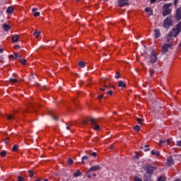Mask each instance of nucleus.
<instances>
[{"label":"nucleus","instance_id":"f257e3e1","mask_svg":"<svg viewBox=\"0 0 181 181\" xmlns=\"http://www.w3.org/2000/svg\"><path fill=\"white\" fill-rule=\"evenodd\" d=\"M181 32V22H180L176 28H173L167 35V42H173L175 37H177Z\"/></svg>","mask_w":181,"mask_h":181},{"label":"nucleus","instance_id":"f03ea898","mask_svg":"<svg viewBox=\"0 0 181 181\" xmlns=\"http://www.w3.org/2000/svg\"><path fill=\"white\" fill-rule=\"evenodd\" d=\"M163 28L165 29H169L170 26H173V21H172V17H167L163 22Z\"/></svg>","mask_w":181,"mask_h":181},{"label":"nucleus","instance_id":"7ed1b4c3","mask_svg":"<svg viewBox=\"0 0 181 181\" xmlns=\"http://www.w3.org/2000/svg\"><path fill=\"white\" fill-rule=\"evenodd\" d=\"M172 6V3L170 4H165L163 6V16H168V15H170V12H172V10L169 8Z\"/></svg>","mask_w":181,"mask_h":181},{"label":"nucleus","instance_id":"20e7f679","mask_svg":"<svg viewBox=\"0 0 181 181\" xmlns=\"http://www.w3.org/2000/svg\"><path fill=\"white\" fill-rule=\"evenodd\" d=\"M90 122L92 124L93 129H94V131H99L100 127L98 124V122H97V119L92 118L90 119Z\"/></svg>","mask_w":181,"mask_h":181},{"label":"nucleus","instance_id":"39448f33","mask_svg":"<svg viewBox=\"0 0 181 181\" xmlns=\"http://www.w3.org/2000/svg\"><path fill=\"white\" fill-rule=\"evenodd\" d=\"M97 170H100V165H94L92 168H90L86 173L88 177H89V179H91V174L90 173V172H94Z\"/></svg>","mask_w":181,"mask_h":181},{"label":"nucleus","instance_id":"423d86ee","mask_svg":"<svg viewBox=\"0 0 181 181\" xmlns=\"http://www.w3.org/2000/svg\"><path fill=\"white\" fill-rule=\"evenodd\" d=\"M168 42L169 43L164 44L162 46V52H163V53H168V49L169 47H172V46H173V42Z\"/></svg>","mask_w":181,"mask_h":181},{"label":"nucleus","instance_id":"0eeeda50","mask_svg":"<svg viewBox=\"0 0 181 181\" xmlns=\"http://www.w3.org/2000/svg\"><path fill=\"white\" fill-rule=\"evenodd\" d=\"M100 86H102V87L100 88V91H105V88H108V86H107V83H105V78H102L100 79Z\"/></svg>","mask_w":181,"mask_h":181},{"label":"nucleus","instance_id":"6e6552de","mask_svg":"<svg viewBox=\"0 0 181 181\" xmlns=\"http://www.w3.org/2000/svg\"><path fill=\"white\" fill-rule=\"evenodd\" d=\"M146 173L148 175H152V173H153V172H155V170H156V167L152 166V165H148L146 168Z\"/></svg>","mask_w":181,"mask_h":181},{"label":"nucleus","instance_id":"1a4fd4ad","mask_svg":"<svg viewBox=\"0 0 181 181\" xmlns=\"http://www.w3.org/2000/svg\"><path fill=\"white\" fill-rule=\"evenodd\" d=\"M149 62L150 63H156V62H158V57H156V54L155 53V52H151Z\"/></svg>","mask_w":181,"mask_h":181},{"label":"nucleus","instance_id":"9d476101","mask_svg":"<svg viewBox=\"0 0 181 181\" xmlns=\"http://www.w3.org/2000/svg\"><path fill=\"white\" fill-rule=\"evenodd\" d=\"M117 2H118L119 6H120L121 8L122 6L129 5V0H118Z\"/></svg>","mask_w":181,"mask_h":181},{"label":"nucleus","instance_id":"9b49d317","mask_svg":"<svg viewBox=\"0 0 181 181\" xmlns=\"http://www.w3.org/2000/svg\"><path fill=\"white\" fill-rule=\"evenodd\" d=\"M20 40H21V36H19V35H12L11 41L13 42V43H16L19 42Z\"/></svg>","mask_w":181,"mask_h":181},{"label":"nucleus","instance_id":"f8f14e48","mask_svg":"<svg viewBox=\"0 0 181 181\" xmlns=\"http://www.w3.org/2000/svg\"><path fill=\"white\" fill-rule=\"evenodd\" d=\"M175 18H176V19H177V21H180V19H181V8L177 9Z\"/></svg>","mask_w":181,"mask_h":181},{"label":"nucleus","instance_id":"ddd939ff","mask_svg":"<svg viewBox=\"0 0 181 181\" xmlns=\"http://www.w3.org/2000/svg\"><path fill=\"white\" fill-rule=\"evenodd\" d=\"M154 37L155 39H159L160 37V30L158 29L154 30Z\"/></svg>","mask_w":181,"mask_h":181},{"label":"nucleus","instance_id":"4468645a","mask_svg":"<svg viewBox=\"0 0 181 181\" xmlns=\"http://www.w3.org/2000/svg\"><path fill=\"white\" fill-rule=\"evenodd\" d=\"M165 143H166L167 145H170V144H172V141H170V139H167L165 141L160 140L159 142V146H162V144H165Z\"/></svg>","mask_w":181,"mask_h":181},{"label":"nucleus","instance_id":"2eb2a0df","mask_svg":"<svg viewBox=\"0 0 181 181\" xmlns=\"http://www.w3.org/2000/svg\"><path fill=\"white\" fill-rule=\"evenodd\" d=\"M13 11H14L13 7V6H9L6 9V13H8V14L13 13Z\"/></svg>","mask_w":181,"mask_h":181},{"label":"nucleus","instance_id":"dca6fc26","mask_svg":"<svg viewBox=\"0 0 181 181\" xmlns=\"http://www.w3.org/2000/svg\"><path fill=\"white\" fill-rule=\"evenodd\" d=\"M118 86L119 87H123V88H125L127 87V84H125V83H124V81H118Z\"/></svg>","mask_w":181,"mask_h":181},{"label":"nucleus","instance_id":"f3484780","mask_svg":"<svg viewBox=\"0 0 181 181\" xmlns=\"http://www.w3.org/2000/svg\"><path fill=\"white\" fill-rule=\"evenodd\" d=\"M33 36L36 37V39H39V36H40V32L37 31V30H35Z\"/></svg>","mask_w":181,"mask_h":181},{"label":"nucleus","instance_id":"a211bd4d","mask_svg":"<svg viewBox=\"0 0 181 181\" xmlns=\"http://www.w3.org/2000/svg\"><path fill=\"white\" fill-rule=\"evenodd\" d=\"M9 59H13V60H16V59H18V53H15L14 54L9 55Z\"/></svg>","mask_w":181,"mask_h":181},{"label":"nucleus","instance_id":"6ab92c4d","mask_svg":"<svg viewBox=\"0 0 181 181\" xmlns=\"http://www.w3.org/2000/svg\"><path fill=\"white\" fill-rule=\"evenodd\" d=\"M81 175V172H80V170H77L74 174V177H78V176Z\"/></svg>","mask_w":181,"mask_h":181},{"label":"nucleus","instance_id":"aec40b11","mask_svg":"<svg viewBox=\"0 0 181 181\" xmlns=\"http://www.w3.org/2000/svg\"><path fill=\"white\" fill-rule=\"evenodd\" d=\"M20 63H21V64L23 66H26V64H28V61L25 59H23L20 60Z\"/></svg>","mask_w":181,"mask_h":181},{"label":"nucleus","instance_id":"412c9836","mask_svg":"<svg viewBox=\"0 0 181 181\" xmlns=\"http://www.w3.org/2000/svg\"><path fill=\"white\" fill-rule=\"evenodd\" d=\"M6 151L4 150L1 151L0 156H1V158H5V156H6Z\"/></svg>","mask_w":181,"mask_h":181},{"label":"nucleus","instance_id":"4be33fe9","mask_svg":"<svg viewBox=\"0 0 181 181\" xmlns=\"http://www.w3.org/2000/svg\"><path fill=\"white\" fill-rule=\"evenodd\" d=\"M167 163L169 166L173 165V158H168L167 160Z\"/></svg>","mask_w":181,"mask_h":181},{"label":"nucleus","instance_id":"5701e85b","mask_svg":"<svg viewBox=\"0 0 181 181\" xmlns=\"http://www.w3.org/2000/svg\"><path fill=\"white\" fill-rule=\"evenodd\" d=\"M3 28L5 29V30L8 31V30H11V26H9V25L7 24H4L3 25Z\"/></svg>","mask_w":181,"mask_h":181},{"label":"nucleus","instance_id":"b1692460","mask_svg":"<svg viewBox=\"0 0 181 181\" xmlns=\"http://www.w3.org/2000/svg\"><path fill=\"white\" fill-rule=\"evenodd\" d=\"M151 155H155L156 156H159V151H156V150H152Z\"/></svg>","mask_w":181,"mask_h":181},{"label":"nucleus","instance_id":"393cba45","mask_svg":"<svg viewBox=\"0 0 181 181\" xmlns=\"http://www.w3.org/2000/svg\"><path fill=\"white\" fill-rule=\"evenodd\" d=\"M84 160H88V156H83L82 157V163H83V165H84L86 163V162Z\"/></svg>","mask_w":181,"mask_h":181},{"label":"nucleus","instance_id":"a878e982","mask_svg":"<svg viewBox=\"0 0 181 181\" xmlns=\"http://www.w3.org/2000/svg\"><path fill=\"white\" fill-rule=\"evenodd\" d=\"M136 121L140 125H142L144 124V120L141 118H137Z\"/></svg>","mask_w":181,"mask_h":181},{"label":"nucleus","instance_id":"bb28decb","mask_svg":"<svg viewBox=\"0 0 181 181\" xmlns=\"http://www.w3.org/2000/svg\"><path fill=\"white\" fill-rule=\"evenodd\" d=\"M145 11L148 13L149 15H152V11H151V8H146Z\"/></svg>","mask_w":181,"mask_h":181},{"label":"nucleus","instance_id":"cd10ccee","mask_svg":"<svg viewBox=\"0 0 181 181\" xmlns=\"http://www.w3.org/2000/svg\"><path fill=\"white\" fill-rule=\"evenodd\" d=\"M10 82L12 83V84H15L18 83V80H16V78H10Z\"/></svg>","mask_w":181,"mask_h":181},{"label":"nucleus","instance_id":"c85d7f7f","mask_svg":"<svg viewBox=\"0 0 181 181\" xmlns=\"http://www.w3.org/2000/svg\"><path fill=\"white\" fill-rule=\"evenodd\" d=\"M78 66H79V67H85L86 66V63H84L83 62H78Z\"/></svg>","mask_w":181,"mask_h":181},{"label":"nucleus","instance_id":"c756f323","mask_svg":"<svg viewBox=\"0 0 181 181\" xmlns=\"http://www.w3.org/2000/svg\"><path fill=\"white\" fill-rule=\"evenodd\" d=\"M33 16H35V18H37V16H40V12H34Z\"/></svg>","mask_w":181,"mask_h":181},{"label":"nucleus","instance_id":"7c9ffc66","mask_svg":"<svg viewBox=\"0 0 181 181\" xmlns=\"http://www.w3.org/2000/svg\"><path fill=\"white\" fill-rule=\"evenodd\" d=\"M13 152H16L18 151V145H14L12 148Z\"/></svg>","mask_w":181,"mask_h":181},{"label":"nucleus","instance_id":"2f4dec72","mask_svg":"<svg viewBox=\"0 0 181 181\" xmlns=\"http://www.w3.org/2000/svg\"><path fill=\"white\" fill-rule=\"evenodd\" d=\"M6 118L8 121H11V119H13V116L7 115Z\"/></svg>","mask_w":181,"mask_h":181},{"label":"nucleus","instance_id":"473e14b6","mask_svg":"<svg viewBox=\"0 0 181 181\" xmlns=\"http://www.w3.org/2000/svg\"><path fill=\"white\" fill-rule=\"evenodd\" d=\"M134 129H135V131H137V132H138L141 131V127H139V126H138V125H136L134 127Z\"/></svg>","mask_w":181,"mask_h":181},{"label":"nucleus","instance_id":"72a5a7b5","mask_svg":"<svg viewBox=\"0 0 181 181\" xmlns=\"http://www.w3.org/2000/svg\"><path fill=\"white\" fill-rule=\"evenodd\" d=\"M28 173L30 175V177H33V175H35V173H33V171L32 170H29Z\"/></svg>","mask_w":181,"mask_h":181},{"label":"nucleus","instance_id":"f704fd0d","mask_svg":"<svg viewBox=\"0 0 181 181\" xmlns=\"http://www.w3.org/2000/svg\"><path fill=\"white\" fill-rule=\"evenodd\" d=\"M68 165H73V159L71 158L68 159Z\"/></svg>","mask_w":181,"mask_h":181},{"label":"nucleus","instance_id":"c9c22d12","mask_svg":"<svg viewBox=\"0 0 181 181\" xmlns=\"http://www.w3.org/2000/svg\"><path fill=\"white\" fill-rule=\"evenodd\" d=\"M165 178L164 177H159L158 178V181H165Z\"/></svg>","mask_w":181,"mask_h":181},{"label":"nucleus","instance_id":"e433bc0d","mask_svg":"<svg viewBox=\"0 0 181 181\" xmlns=\"http://www.w3.org/2000/svg\"><path fill=\"white\" fill-rule=\"evenodd\" d=\"M176 146H180V147L181 148V140L177 141L176 142Z\"/></svg>","mask_w":181,"mask_h":181},{"label":"nucleus","instance_id":"4c0bfd02","mask_svg":"<svg viewBox=\"0 0 181 181\" xmlns=\"http://www.w3.org/2000/svg\"><path fill=\"white\" fill-rule=\"evenodd\" d=\"M134 181H142V179H141L138 177H135Z\"/></svg>","mask_w":181,"mask_h":181},{"label":"nucleus","instance_id":"58836bf2","mask_svg":"<svg viewBox=\"0 0 181 181\" xmlns=\"http://www.w3.org/2000/svg\"><path fill=\"white\" fill-rule=\"evenodd\" d=\"M23 180H24V179L22 177H21V176L18 177V181H23Z\"/></svg>","mask_w":181,"mask_h":181},{"label":"nucleus","instance_id":"ea45409f","mask_svg":"<svg viewBox=\"0 0 181 181\" xmlns=\"http://www.w3.org/2000/svg\"><path fill=\"white\" fill-rule=\"evenodd\" d=\"M177 2H179V0H174L175 6H177Z\"/></svg>","mask_w":181,"mask_h":181},{"label":"nucleus","instance_id":"a19ab883","mask_svg":"<svg viewBox=\"0 0 181 181\" xmlns=\"http://www.w3.org/2000/svg\"><path fill=\"white\" fill-rule=\"evenodd\" d=\"M14 48H16L17 50H19V49H21V46L20 45H15Z\"/></svg>","mask_w":181,"mask_h":181},{"label":"nucleus","instance_id":"79ce46f5","mask_svg":"<svg viewBox=\"0 0 181 181\" xmlns=\"http://www.w3.org/2000/svg\"><path fill=\"white\" fill-rule=\"evenodd\" d=\"M112 90H109L107 94H108V95H112Z\"/></svg>","mask_w":181,"mask_h":181},{"label":"nucleus","instance_id":"37998d69","mask_svg":"<svg viewBox=\"0 0 181 181\" xmlns=\"http://www.w3.org/2000/svg\"><path fill=\"white\" fill-rule=\"evenodd\" d=\"M49 115H52L53 117V118H54V119H57V118L54 117V115L52 114L51 111H49Z\"/></svg>","mask_w":181,"mask_h":181},{"label":"nucleus","instance_id":"c03bdc74","mask_svg":"<svg viewBox=\"0 0 181 181\" xmlns=\"http://www.w3.org/2000/svg\"><path fill=\"white\" fill-rule=\"evenodd\" d=\"M90 156H97V153H95V152H93V153H90Z\"/></svg>","mask_w":181,"mask_h":181},{"label":"nucleus","instance_id":"a18cd8bd","mask_svg":"<svg viewBox=\"0 0 181 181\" xmlns=\"http://www.w3.org/2000/svg\"><path fill=\"white\" fill-rule=\"evenodd\" d=\"M8 143H9V138H7L5 140V144H8Z\"/></svg>","mask_w":181,"mask_h":181},{"label":"nucleus","instance_id":"49530a36","mask_svg":"<svg viewBox=\"0 0 181 181\" xmlns=\"http://www.w3.org/2000/svg\"><path fill=\"white\" fill-rule=\"evenodd\" d=\"M36 11H37V8H34L32 9V12H36Z\"/></svg>","mask_w":181,"mask_h":181},{"label":"nucleus","instance_id":"de8ad7c7","mask_svg":"<svg viewBox=\"0 0 181 181\" xmlns=\"http://www.w3.org/2000/svg\"><path fill=\"white\" fill-rule=\"evenodd\" d=\"M135 158L136 159H139V154H136Z\"/></svg>","mask_w":181,"mask_h":181},{"label":"nucleus","instance_id":"09e8293b","mask_svg":"<svg viewBox=\"0 0 181 181\" xmlns=\"http://www.w3.org/2000/svg\"><path fill=\"white\" fill-rule=\"evenodd\" d=\"M103 95H98L99 100H101V98H103Z\"/></svg>","mask_w":181,"mask_h":181},{"label":"nucleus","instance_id":"8fccbe9b","mask_svg":"<svg viewBox=\"0 0 181 181\" xmlns=\"http://www.w3.org/2000/svg\"><path fill=\"white\" fill-rule=\"evenodd\" d=\"M154 73H155V71H153V70H151V71H150V74H153Z\"/></svg>","mask_w":181,"mask_h":181},{"label":"nucleus","instance_id":"3c124183","mask_svg":"<svg viewBox=\"0 0 181 181\" xmlns=\"http://www.w3.org/2000/svg\"><path fill=\"white\" fill-rule=\"evenodd\" d=\"M151 1V4H153L154 2H156V0H150Z\"/></svg>","mask_w":181,"mask_h":181},{"label":"nucleus","instance_id":"603ef678","mask_svg":"<svg viewBox=\"0 0 181 181\" xmlns=\"http://www.w3.org/2000/svg\"><path fill=\"white\" fill-rule=\"evenodd\" d=\"M119 74H117V76H115L116 78H119Z\"/></svg>","mask_w":181,"mask_h":181},{"label":"nucleus","instance_id":"864d4df0","mask_svg":"<svg viewBox=\"0 0 181 181\" xmlns=\"http://www.w3.org/2000/svg\"><path fill=\"white\" fill-rule=\"evenodd\" d=\"M4 52V49H0V53H2Z\"/></svg>","mask_w":181,"mask_h":181},{"label":"nucleus","instance_id":"5fc2aeb1","mask_svg":"<svg viewBox=\"0 0 181 181\" xmlns=\"http://www.w3.org/2000/svg\"><path fill=\"white\" fill-rule=\"evenodd\" d=\"M32 78H35V77L33 76V75H31V78H30V80H32Z\"/></svg>","mask_w":181,"mask_h":181},{"label":"nucleus","instance_id":"6e6d98bb","mask_svg":"<svg viewBox=\"0 0 181 181\" xmlns=\"http://www.w3.org/2000/svg\"><path fill=\"white\" fill-rule=\"evenodd\" d=\"M144 180L149 181V180L146 179V177H144Z\"/></svg>","mask_w":181,"mask_h":181},{"label":"nucleus","instance_id":"4d7b16f0","mask_svg":"<svg viewBox=\"0 0 181 181\" xmlns=\"http://www.w3.org/2000/svg\"><path fill=\"white\" fill-rule=\"evenodd\" d=\"M66 129H70L69 126H67V127H66Z\"/></svg>","mask_w":181,"mask_h":181},{"label":"nucleus","instance_id":"13d9d810","mask_svg":"<svg viewBox=\"0 0 181 181\" xmlns=\"http://www.w3.org/2000/svg\"><path fill=\"white\" fill-rule=\"evenodd\" d=\"M112 88H115V86H112Z\"/></svg>","mask_w":181,"mask_h":181},{"label":"nucleus","instance_id":"bf43d9fd","mask_svg":"<svg viewBox=\"0 0 181 181\" xmlns=\"http://www.w3.org/2000/svg\"><path fill=\"white\" fill-rule=\"evenodd\" d=\"M145 146H146V148H148V146H148V145H146Z\"/></svg>","mask_w":181,"mask_h":181},{"label":"nucleus","instance_id":"052dcab7","mask_svg":"<svg viewBox=\"0 0 181 181\" xmlns=\"http://www.w3.org/2000/svg\"><path fill=\"white\" fill-rule=\"evenodd\" d=\"M93 176L96 177V176H97V175H95V174H93Z\"/></svg>","mask_w":181,"mask_h":181},{"label":"nucleus","instance_id":"680f3d73","mask_svg":"<svg viewBox=\"0 0 181 181\" xmlns=\"http://www.w3.org/2000/svg\"><path fill=\"white\" fill-rule=\"evenodd\" d=\"M175 181H181L180 180H176Z\"/></svg>","mask_w":181,"mask_h":181},{"label":"nucleus","instance_id":"e2e57ef3","mask_svg":"<svg viewBox=\"0 0 181 181\" xmlns=\"http://www.w3.org/2000/svg\"><path fill=\"white\" fill-rule=\"evenodd\" d=\"M146 151H149V149H146Z\"/></svg>","mask_w":181,"mask_h":181},{"label":"nucleus","instance_id":"0e129e2a","mask_svg":"<svg viewBox=\"0 0 181 181\" xmlns=\"http://www.w3.org/2000/svg\"><path fill=\"white\" fill-rule=\"evenodd\" d=\"M76 1H80V0H76Z\"/></svg>","mask_w":181,"mask_h":181},{"label":"nucleus","instance_id":"69168bd1","mask_svg":"<svg viewBox=\"0 0 181 181\" xmlns=\"http://www.w3.org/2000/svg\"><path fill=\"white\" fill-rule=\"evenodd\" d=\"M163 1H166V0H163Z\"/></svg>","mask_w":181,"mask_h":181},{"label":"nucleus","instance_id":"338daca9","mask_svg":"<svg viewBox=\"0 0 181 181\" xmlns=\"http://www.w3.org/2000/svg\"><path fill=\"white\" fill-rule=\"evenodd\" d=\"M105 1H107V0H105Z\"/></svg>","mask_w":181,"mask_h":181}]
</instances>
